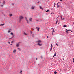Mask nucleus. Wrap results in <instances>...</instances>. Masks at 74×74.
Returning a JSON list of instances; mask_svg holds the SVG:
<instances>
[{
    "instance_id": "obj_1",
    "label": "nucleus",
    "mask_w": 74,
    "mask_h": 74,
    "mask_svg": "<svg viewBox=\"0 0 74 74\" xmlns=\"http://www.w3.org/2000/svg\"><path fill=\"white\" fill-rule=\"evenodd\" d=\"M23 19V17L21 16L19 17V22H20L21 19Z\"/></svg>"
},
{
    "instance_id": "obj_2",
    "label": "nucleus",
    "mask_w": 74,
    "mask_h": 74,
    "mask_svg": "<svg viewBox=\"0 0 74 74\" xmlns=\"http://www.w3.org/2000/svg\"><path fill=\"white\" fill-rule=\"evenodd\" d=\"M57 8H59L60 7V6H59V2H58L57 4Z\"/></svg>"
},
{
    "instance_id": "obj_3",
    "label": "nucleus",
    "mask_w": 74,
    "mask_h": 74,
    "mask_svg": "<svg viewBox=\"0 0 74 74\" xmlns=\"http://www.w3.org/2000/svg\"><path fill=\"white\" fill-rule=\"evenodd\" d=\"M25 19H26V21H27V22L28 23H29V21H28V20H27V17H25Z\"/></svg>"
},
{
    "instance_id": "obj_4",
    "label": "nucleus",
    "mask_w": 74,
    "mask_h": 74,
    "mask_svg": "<svg viewBox=\"0 0 74 74\" xmlns=\"http://www.w3.org/2000/svg\"><path fill=\"white\" fill-rule=\"evenodd\" d=\"M51 47L50 48V51H51L52 50V47H53L52 44H51Z\"/></svg>"
},
{
    "instance_id": "obj_5",
    "label": "nucleus",
    "mask_w": 74,
    "mask_h": 74,
    "mask_svg": "<svg viewBox=\"0 0 74 74\" xmlns=\"http://www.w3.org/2000/svg\"><path fill=\"white\" fill-rule=\"evenodd\" d=\"M36 29H37V30H38V31H39V30L40 29V28H38L37 27H36Z\"/></svg>"
},
{
    "instance_id": "obj_6",
    "label": "nucleus",
    "mask_w": 74,
    "mask_h": 74,
    "mask_svg": "<svg viewBox=\"0 0 74 74\" xmlns=\"http://www.w3.org/2000/svg\"><path fill=\"white\" fill-rule=\"evenodd\" d=\"M38 44L39 46H41V45H42V44H41L39 43H38Z\"/></svg>"
},
{
    "instance_id": "obj_7",
    "label": "nucleus",
    "mask_w": 74,
    "mask_h": 74,
    "mask_svg": "<svg viewBox=\"0 0 74 74\" xmlns=\"http://www.w3.org/2000/svg\"><path fill=\"white\" fill-rule=\"evenodd\" d=\"M55 53L54 54V55L53 56V57L55 56H56V52L55 51Z\"/></svg>"
},
{
    "instance_id": "obj_8",
    "label": "nucleus",
    "mask_w": 74,
    "mask_h": 74,
    "mask_svg": "<svg viewBox=\"0 0 74 74\" xmlns=\"http://www.w3.org/2000/svg\"><path fill=\"white\" fill-rule=\"evenodd\" d=\"M35 8V7H34H34L32 6V7H31L32 9V10H34V8Z\"/></svg>"
},
{
    "instance_id": "obj_9",
    "label": "nucleus",
    "mask_w": 74,
    "mask_h": 74,
    "mask_svg": "<svg viewBox=\"0 0 74 74\" xmlns=\"http://www.w3.org/2000/svg\"><path fill=\"white\" fill-rule=\"evenodd\" d=\"M3 5H4V4H5V1H3Z\"/></svg>"
},
{
    "instance_id": "obj_10",
    "label": "nucleus",
    "mask_w": 74,
    "mask_h": 74,
    "mask_svg": "<svg viewBox=\"0 0 74 74\" xmlns=\"http://www.w3.org/2000/svg\"><path fill=\"white\" fill-rule=\"evenodd\" d=\"M40 9L41 10H44V8H42V7L41 6H40Z\"/></svg>"
},
{
    "instance_id": "obj_11",
    "label": "nucleus",
    "mask_w": 74,
    "mask_h": 74,
    "mask_svg": "<svg viewBox=\"0 0 74 74\" xmlns=\"http://www.w3.org/2000/svg\"><path fill=\"white\" fill-rule=\"evenodd\" d=\"M29 20L30 21H32V18H30Z\"/></svg>"
},
{
    "instance_id": "obj_12",
    "label": "nucleus",
    "mask_w": 74,
    "mask_h": 74,
    "mask_svg": "<svg viewBox=\"0 0 74 74\" xmlns=\"http://www.w3.org/2000/svg\"><path fill=\"white\" fill-rule=\"evenodd\" d=\"M24 32V35H25V36L26 35H27V34L26 33H25V32Z\"/></svg>"
},
{
    "instance_id": "obj_13",
    "label": "nucleus",
    "mask_w": 74,
    "mask_h": 74,
    "mask_svg": "<svg viewBox=\"0 0 74 74\" xmlns=\"http://www.w3.org/2000/svg\"><path fill=\"white\" fill-rule=\"evenodd\" d=\"M13 53H15L16 52V50H14L13 51Z\"/></svg>"
},
{
    "instance_id": "obj_14",
    "label": "nucleus",
    "mask_w": 74,
    "mask_h": 74,
    "mask_svg": "<svg viewBox=\"0 0 74 74\" xmlns=\"http://www.w3.org/2000/svg\"><path fill=\"white\" fill-rule=\"evenodd\" d=\"M19 45V44H16V47H18Z\"/></svg>"
},
{
    "instance_id": "obj_15",
    "label": "nucleus",
    "mask_w": 74,
    "mask_h": 74,
    "mask_svg": "<svg viewBox=\"0 0 74 74\" xmlns=\"http://www.w3.org/2000/svg\"><path fill=\"white\" fill-rule=\"evenodd\" d=\"M38 42H41V41L40 40H39L38 41Z\"/></svg>"
},
{
    "instance_id": "obj_16",
    "label": "nucleus",
    "mask_w": 74,
    "mask_h": 74,
    "mask_svg": "<svg viewBox=\"0 0 74 74\" xmlns=\"http://www.w3.org/2000/svg\"><path fill=\"white\" fill-rule=\"evenodd\" d=\"M54 32H55V30L54 29H53V31L52 32V35H53V33Z\"/></svg>"
},
{
    "instance_id": "obj_17",
    "label": "nucleus",
    "mask_w": 74,
    "mask_h": 74,
    "mask_svg": "<svg viewBox=\"0 0 74 74\" xmlns=\"http://www.w3.org/2000/svg\"><path fill=\"white\" fill-rule=\"evenodd\" d=\"M3 25H4V24H2L0 25V26H3Z\"/></svg>"
},
{
    "instance_id": "obj_18",
    "label": "nucleus",
    "mask_w": 74,
    "mask_h": 74,
    "mask_svg": "<svg viewBox=\"0 0 74 74\" xmlns=\"http://www.w3.org/2000/svg\"><path fill=\"white\" fill-rule=\"evenodd\" d=\"M10 34H11V35H13V33H12V32L11 33H10Z\"/></svg>"
},
{
    "instance_id": "obj_19",
    "label": "nucleus",
    "mask_w": 74,
    "mask_h": 74,
    "mask_svg": "<svg viewBox=\"0 0 74 74\" xmlns=\"http://www.w3.org/2000/svg\"><path fill=\"white\" fill-rule=\"evenodd\" d=\"M10 16V17H11V16H12V14H10L9 15Z\"/></svg>"
},
{
    "instance_id": "obj_20",
    "label": "nucleus",
    "mask_w": 74,
    "mask_h": 74,
    "mask_svg": "<svg viewBox=\"0 0 74 74\" xmlns=\"http://www.w3.org/2000/svg\"><path fill=\"white\" fill-rule=\"evenodd\" d=\"M60 17H61V19L62 20V16H60Z\"/></svg>"
},
{
    "instance_id": "obj_21",
    "label": "nucleus",
    "mask_w": 74,
    "mask_h": 74,
    "mask_svg": "<svg viewBox=\"0 0 74 74\" xmlns=\"http://www.w3.org/2000/svg\"><path fill=\"white\" fill-rule=\"evenodd\" d=\"M57 21H56V24H57V23H58V19H56Z\"/></svg>"
},
{
    "instance_id": "obj_22",
    "label": "nucleus",
    "mask_w": 74,
    "mask_h": 74,
    "mask_svg": "<svg viewBox=\"0 0 74 74\" xmlns=\"http://www.w3.org/2000/svg\"><path fill=\"white\" fill-rule=\"evenodd\" d=\"M22 71H21L20 72V73H22Z\"/></svg>"
},
{
    "instance_id": "obj_23",
    "label": "nucleus",
    "mask_w": 74,
    "mask_h": 74,
    "mask_svg": "<svg viewBox=\"0 0 74 74\" xmlns=\"http://www.w3.org/2000/svg\"><path fill=\"white\" fill-rule=\"evenodd\" d=\"M64 27H66V25H64L63 26Z\"/></svg>"
},
{
    "instance_id": "obj_24",
    "label": "nucleus",
    "mask_w": 74,
    "mask_h": 74,
    "mask_svg": "<svg viewBox=\"0 0 74 74\" xmlns=\"http://www.w3.org/2000/svg\"><path fill=\"white\" fill-rule=\"evenodd\" d=\"M68 31H70V30H67L66 32H68Z\"/></svg>"
},
{
    "instance_id": "obj_25",
    "label": "nucleus",
    "mask_w": 74,
    "mask_h": 74,
    "mask_svg": "<svg viewBox=\"0 0 74 74\" xmlns=\"http://www.w3.org/2000/svg\"><path fill=\"white\" fill-rule=\"evenodd\" d=\"M8 33H10V32H11V31H8Z\"/></svg>"
},
{
    "instance_id": "obj_26",
    "label": "nucleus",
    "mask_w": 74,
    "mask_h": 74,
    "mask_svg": "<svg viewBox=\"0 0 74 74\" xmlns=\"http://www.w3.org/2000/svg\"><path fill=\"white\" fill-rule=\"evenodd\" d=\"M49 11V10L48 9L47 10V11H46V12H48Z\"/></svg>"
},
{
    "instance_id": "obj_27",
    "label": "nucleus",
    "mask_w": 74,
    "mask_h": 74,
    "mask_svg": "<svg viewBox=\"0 0 74 74\" xmlns=\"http://www.w3.org/2000/svg\"><path fill=\"white\" fill-rule=\"evenodd\" d=\"M18 49H19V50L20 51L21 50V49L19 48H18Z\"/></svg>"
},
{
    "instance_id": "obj_28",
    "label": "nucleus",
    "mask_w": 74,
    "mask_h": 74,
    "mask_svg": "<svg viewBox=\"0 0 74 74\" xmlns=\"http://www.w3.org/2000/svg\"><path fill=\"white\" fill-rule=\"evenodd\" d=\"M64 20V18H63V19H62V21H63Z\"/></svg>"
},
{
    "instance_id": "obj_29",
    "label": "nucleus",
    "mask_w": 74,
    "mask_h": 74,
    "mask_svg": "<svg viewBox=\"0 0 74 74\" xmlns=\"http://www.w3.org/2000/svg\"><path fill=\"white\" fill-rule=\"evenodd\" d=\"M55 3H54V7H55Z\"/></svg>"
},
{
    "instance_id": "obj_30",
    "label": "nucleus",
    "mask_w": 74,
    "mask_h": 74,
    "mask_svg": "<svg viewBox=\"0 0 74 74\" xmlns=\"http://www.w3.org/2000/svg\"><path fill=\"white\" fill-rule=\"evenodd\" d=\"M54 73L56 74V71L54 72Z\"/></svg>"
},
{
    "instance_id": "obj_31",
    "label": "nucleus",
    "mask_w": 74,
    "mask_h": 74,
    "mask_svg": "<svg viewBox=\"0 0 74 74\" xmlns=\"http://www.w3.org/2000/svg\"><path fill=\"white\" fill-rule=\"evenodd\" d=\"M9 30H11V29H9Z\"/></svg>"
},
{
    "instance_id": "obj_32",
    "label": "nucleus",
    "mask_w": 74,
    "mask_h": 74,
    "mask_svg": "<svg viewBox=\"0 0 74 74\" xmlns=\"http://www.w3.org/2000/svg\"><path fill=\"white\" fill-rule=\"evenodd\" d=\"M8 44H10V42H8Z\"/></svg>"
},
{
    "instance_id": "obj_33",
    "label": "nucleus",
    "mask_w": 74,
    "mask_h": 74,
    "mask_svg": "<svg viewBox=\"0 0 74 74\" xmlns=\"http://www.w3.org/2000/svg\"><path fill=\"white\" fill-rule=\"evenodd\" d=\"M14 5V4H13V3L12 4V5Z\"/></svg>"
},
{
    "instance_id": "obj_34",
    "label": "nucleus",
    "mask_w": 74,
    "mask_h": 74,
    "mask_svg": "<svg viewBox=\"0 0 74 74\" xmlns=\"http://www.w3.org/2000/svg\"><path fill=\"white\" fill-rule=\"evenodd\" d=\"M11 43H13V42L12 41Z\"/></svg>"
},
{
    "instance_id": "obj_35",
    "label": "nucleus",
    "mask_w": 74,
    "mask_h": 74,
    "mask_svg": "<svg viewBox=\"0 0 74 74\" xmlns=\"http://www.w3.org/2000/svg\"><path fill=\"white\" fill-rule=\"evenodd\" d=\"M56 44L58 46V44L57 43Z\"/></svg>"
},
{
    "instance_id": "obj_36",
    "label": "nucleus",
    "mask_w": 74,
    "mask_h": 74,
    "mask_svg": "<svg viewBox=\"0 0 74 74\" xmlns=\"http://www.w3.org/2000/svg\"><path fill=\"white\" fill-rule=\"evenodd\" d=\"M37 3H38H38H39V2H38Z\"/></svg>"
},
{
    "instance_id": "obj_37",
    "label": "nucleus",
    "mask_w": 74,
    "mask_h": 74,
    "mask_svg": "<svg viewBox=\"0 0 74 74\" xmlns=\"http://www.w3.org/2000/svg\"><path fill=\"white\" fill-rule=\"evenodd\" d=\"M51 29H53V28H51Z\"/></svg>"
},
{
    "instance_id": "obj_38",
    "label": "nucleus",
    "mask_w": 74,
    "mask_h": 74,
    "mask_svg": "<svg viewBox=\"0 0 74 74\" xmlns=\"http://www.w3.org/2000/svg\"><path fill=\"white\" fill-rule=\"evenodd\" d=\"M12 45V44H10V45Z\"/></svg>"
},
{
    "instance_id": "obj_39",
    "label": "nucleus",
    "mask_w": 74,
    "mask_h": 74,
    "mask_svg": "<svg viewBox=\"0 0 74 74\" xmlns=\"http://www.w3.org/2000/svg\"><path fill=\"white\" fill-rule=\"evenodd\" d=\"M39 65H40V64H38V66Z\"/></svg>"
},
{
    "instance_id": "obj_40",
    "label": "nucleus",
    "mask_w": 74,
    "mask_h": 74,
    "mask_svg": "<svg viewBox=\"0 0 74 74\" xmlns=\"http://www.w3.org/2000/svg\"><path fill=\"white\" fill-rule=\"evenodd\" d=\"M73 25H74V22H73Z\"/></svg>"
},
{
    "instance_id": "obj_41",
    "label": "nucleus",
    "mask_w": 74,
    "mask_h": 74,
    "mask_svg": "<svg viewBox=\"0 0 74 74\" xmlns=\"http://www.w3.org/2000/svg\"><path fill=\"white\" fill-rule=\"evenodd\" d=\"M1 5V7H3V5Z\"/></svg>"
},
{
    "instance_id": "obj_42",
    "label": "nucleus",
    "mask_w": 74,
    "mask_h": 74,
    "mask_svg": "<svg viewBox=\"0 0 74 74\" xmlns=\"http://www.w3.org/2000/svg\"><path fill=\"white\" fill-rule=\"evenodd\" d=\"M58 25H59V23H58Z\"/></svg>"
},
{
    "instance_id": "obj_43",
    "label": "nucleus",
    "mask_w": 74,
    "mask_h": 74,
    "mask_svg": "<svg viewBox=\"0 0 74 74\" xmlns=\"http://www.w3.org/2000/svg\"><path fill=\"white\" fill-rule=\"evenodd\" d=\"M56 74H57V72H56Z\"/></svg>"
},
{
    "instance_id": "obj_44",
    "label": "nucleus",
    "mask_w": 74,
    "mask_h": 74,
    "mask_svg": "<svg viewBox=\"0 0 74 74\" xmlns=\"http://www.w3.org/2000/svg\"><path fill=\"white\" fill-rule=\"evenodd\" d=\"M36 60H37V58H36Z\"/></svg>"
},
{
    "instance_id": "obj_45",
    "label": "nucleus",
    "mask_w": 74,
    "mask_h": 74,
    "mask_svg": "<svg viewBox=\"0 0 74 74\" xmlns=\"http://www.w3.org/2000/svg\"><path fill=\"white\" fill-rule=\"evenodd\" d=\"M60 1H62V0H60Z\"/></svg>"
},
{
    "instance_id": "obj_46",
    "label": "nucleus",
    "mask_w": 74,
    "mask_h": 74,
    "mask_svg": "<svg viewBox=\"0 0 74 74\" xmlns=\"http://www.w3.org/2000/svg\"><path fill=\"white\" fill-rule=\"evenodd\" d=\"M47 38H48V37H48V36H47Z\"/></svg>"
},
{
    "instance_id": "obj_47",
    "label": "nucleus",
    "mask_w": 74,
    "mask_h": 74,
    "mask_svg": "<svg viewBox=\"0 0 74 74\" xmlns=\"http://www.w3.org/2000/svg\"><path fill=\"white\" fill-rule=\"evenodd\" d=\"M66 33H69L68 32H66Z\"/></svg>"
},
{
    "instance_id": "obj_48",
    "label": "nucleus",
    "mask_w": 74,
    "mask_h": 74,
    "mask_svg": "<svg viewBox=\"0 0 74 74\" xmlns=\"http://www.w3.org/2000/svg\"><path fill=\"white\" fill-rule=\"evenodd\" d=\"M51 14H52V12H51Z\"/></svg>"
},
{
    "instance_id": "obj_49",
    "label": "nucleus",
    "mask_w": 74,
    "mask_h": 74,
    "mask_svg": "<svg viewBox=\"0 0 74 74\" xmlns=\"http://www.w3.org/2000/svg\"><path fill=\"white\" fill-rule=\"evenodd\" d=\"M31 33H32V32H31Z\"/></svg>"
},
{
    "instance_id": "obj_50",
    "label": "nucleus",
    "mask_w": 74,
    "mask_h": 74,
    "mask_svg": "<svg viewBox=\"0 0 74 74\" xmlns=\"http://www.w3.org/2000/svg\"><path fill=\"white\" fill-rule=\"evenodd\" d=\"M21 74H22V73H20Z\"/></svg>"
},
{
    "instance_id": "obj_51",
    "label": "nucleus",
    "mask_w": 74,
    "mask_h": 74,
    "mask_svg": "<svg viewBox=\"0 0 74 74\" xmlns=\"http://www.w3.org/2000/svg\"><path fill=\"white\" fill-rule=\"evenodd\" d=\"M58 17H59V16H58V17H57V18H58Z\"/></svg>"
},
{
    "instance_id": "obj_52",
    "label": "nucleus",
    "mask_w": 74,
    "mask_h": 74,
    "mask_svg": "<svg viewBox=\"0 0 74 74\" xmlns=\"http://www.w3.org/2000/svg\"><path fill=\"white\" fill-rule=\"evenodd\" d=\"M71 32H72V31H71Z\"/></svg>"
},
{
    "instance_id": "obj_53",
    "label": "nucleus",
    "mask_w": 74,
    "mask_h": 74,
    "mask_svg": "<svg viewBox=\"0 0 74 74\" xmlns=\"http://www.w3.org/2000/svg\"><path fill=\"white\" fill-rule=\"evenodd\" d=\"M0 3H1V2H0Z\"/></svg>"
}]
</instances>
